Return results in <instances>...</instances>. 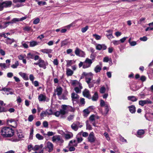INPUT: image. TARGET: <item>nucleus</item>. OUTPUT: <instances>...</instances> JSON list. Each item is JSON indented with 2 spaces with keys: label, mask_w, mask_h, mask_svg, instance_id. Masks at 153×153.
I'll use <instances>...</instances> for the list:
<instances>
[{
  "label": "nucleus",
  "mask_w": 153,
  "mask_h": 153,
  "mask_svg": "<svg viewBox=\"0 0 153 153\" xmlns=\"http://www.w3.org/2000/svg\"><path fill=\"white\" fill-rule=\"evenodd\" d=\"M93 36L97 40H99L101 38V36L97 34H94L93 35Z\"/></svg>",
  "instance_id": "obj_51"
},
{
  "label": "nucleus",
  "mask_w": 153,
  "mask_h": 153,
  "mask_svg": "<svg viewBox=\"0 0 153 153\" xmlns=\"http://www.w3.org/2000/svg\"><path fill=\"white\" fill-rule=\"evenodd\" d=\"M33 119V115H30L28 117V120L30 122H31Z\"/></svg>",
  "instance_id": "obj_63"
},
{
  "label": "nucleus",
  "mask_w": 153,
  "mask_h": 153,
  "mask_svg": "<svg viewBox=\"0 0 153 153\" xmlns=\"http://www.w3.org/2000/svg\"><path fill=\"white\" fill-rule=\"evenodd\" d=\"M19 74L22 77L24 80H27L28 79V76L25 73L22 72H20L19 73Z\"/></svg>",
  "instance_id": "obj_22"
},
{
  "label": "nucleus",
  "mask_w": 153,
  "mask_h": 153,
  "mask_svg": "<svg viewBox=\"0 0 153 153\" xmlns=\"http://www.w3.org/2000/svg\"><path fill=\"white\" fill-rule=\"evenodd\" d=\"M4 8L10 7L12 4V2L11 1H6L2 2Z\"/></svg>",
  "instance_id": "obj_13"
},
{
  "label": "nucleus",
  "mask_w": 153,
  "mask_h": 153,
  "mask_svg": "<svg viewBox=\"0 0 153 153\" xmlns=\"http://www.w3.org/2000/svg\"><path fill=\"white\" fill-rule=\"evenodd\" d=\"M54 114L56 117H59L60 115H62V112H61V110L59 111H57L56 112H55Z\"/></svg>",
  "instance_id": "obj_49"
},
{
  "label": "nucleus",
  "mask_w": 153,
  "mask_h": 153,
  "mask_svg": "<svg viewBox=\"0 0 153 153\" xmlns=\"http://www.w3.org/2000/svg\"><path fill=\"white\" fill-rule=\"evenodd\" d=\"M96 138L94 136V134L93 132H91L89 134L88 138V141L91 143H93L95 142Z\"/></svg>",
  "instance_id": "obj_9"
},
{
  "label": "nucleus",
  "mask_w": 153,
  "mask_h": 153,
  "mask_svg": "<svg viewBox=\"0 0 153 153\" xmlns=\"http://www.w3.org/2000/svg\"><path fill=\"white\" fill-rule=\"evenodd\" d=\"M83 96L88 98H90L91 97L89 91L87 89H85L83 92Z\"/></svg>",
  "instance_id": "obj_19"
},
{
  "label": "nucleus",
  "mask_w": 153,
  "mask_h": 153,
  "mask_svg": "<svg viewBox=\"0 0 153 153\" xmlns=\"http://www.w3.org/2000/svg\"><path fill=\"white\" fill-rule=\"evenodd\" d=\"M73 136L72 133L66 134L65 135V137L66 139H69L72 137Z\"/></svg>",
  "instance_id": "obj_42"
},
{
  "label": "nucleus",
  "mask_w": 153,
  "mask_h": 153,
  "mask_svg": "<svg viewBox=\"0 0 153 153\" xmlns=\"http://www.w3.org/2000/svg\"><path fill=\"white\" fill-rule=\"evenodd\" d=\"M43 147V145L42 144L40 145H36L34 147V150L37 151L39 149H41Z\"/></svg>",
  "instance_id": "obj_25"
},
{
  "label": "nucleus",
  "mask_w": 153,
  "mask_h": 153,
  "mask_svg": "<svg viewBox=\"0 0 153 153\" xmlns=\"http://www.w3.org/2000/svg\"><path fill=\"white\" fill-rule=\"evenodd\" d=\"M6 43L7 44H11L12 43L14 42V40L13 39H10L9 38H7V39L5 40Z\"/></svg>",
  "instance_id": "obj_26"
},
{
  "label": "nucleus",
  "mask_w": 153,
  "mask_h": 153,
  "mask_svg": "<svg viewBox=\"0 0 153 153\" xmlns=\"http://www.w3.org/2000/svg\"><path fill=\"white\" fill-rule=\"evenodd\" d=\"M79 97L78 95L74 92L73 93L71 94V98L73 99H77Z\"/></svg>",
  "instance_id": "obj_36"
},
{
  "label": "nucleus",
  "mask_w": 153,
  "mask_h": 153,
  "mask_svg": "<svg viewBox=\"0 0 153 153\" xmlns=\"http://www.w3.org/2000/svg\"><path fill=\"white\" fill-rule=\"evenodd\" d=\"M100 78L99 77L98 79L96 80H93L92 82L94 84H96L97 85H99L100 83Z\"/></svg>",
  "instance_id": "obj_43"
},
{
  "label": "nucleus",
  "mask_w": 153,
  "mask_h": 153,
  "mask_svg": "<svg viewBox=\"0 0 153 153\" xmlns=\"http://www.w3.org/2000/svg\"><path fill=\"white\" fill-rule=\"evenodd\" d=\"M19 19L17 18H13L10 22V23H15L16 22H19Z\"/></svg>",
  "instance_id": "obj_45"
},
{
  "label": "nucleus",
  "mask_w": 153,
  "mask_h": 153,
  "mask_svg": "<svg viewBox=\"0 0 153 153\" xmlns=\"http://www.w3.org/2000/svg\"><path fill=\"white\" fill-rule=\"evenodd\" d=\"M83 112L84 113V116L87 117L90 113V111L88 109H86L84 110Z\"/></svg>",
  "instance_id": "obj_39"
},
{
  "label": "nucleus",
  "mask_w": 153,
  "mask_h": 153,
  "mask_svg": "<svg viewBox=\"0 0 153 153\" xmlns=\"http://www.w3.org/2000/svg\"><path fill=\"white\" fill-rule=\"evenodd\" d=\"M76 141L75 140L73 141L71 140L70 141V143L69 144V145L70 147L69 148V150L71 151H73L75 150V148L72 146H76L77 145V143H76Z\"/></svg>",
  "instance_id": "obj_7"
},
{
  "label": "nucleus",
  "mask_w": 153,
  "mask_h": 153,
  "mask_svg": "<svg viewBox=\"0 0 153 153\" xmlns=\"http://www.w3.org/2000/svg\"><path fill=\"white\" fill-rule=\"evenodd\" d=\"M82 88V87L81 84H79V85H78L74 88V90L76 93H81V90Z\"/></svg>",
  "instance_id": "obj_17"
},
{
  "label": "nucleus",
  "mask_w": 153,
  "mask_h": 153,
  "mask_svg": "<svg viewBox=\"0 0 153 153\" xmlns=\"http://www.w3.org/2000/svg\"><path fill=\"white\" fill-rule=\"evenodd\" d=\"M105 111L106 114L108 113L109 110V105L108 104L105 105Z\"/></svg>",
  "instance_id": "obj_61"
},
{
  "label": "nucleus",
  "mask_w": 153,
  "mask_h": 153,
  "mask_svg": "<svg viewBox=\"0 0 153 153\" xmlns=\"http://www.w3.org/2000/svg\"><path fill=\"white\" fill-rule=\"evenodd\" d=\"M62 109L60 110L62 112V115H63L65 114L68 111H73L74 109L71 106L65 105H62L61 106Z\"/></svg>",
  "instance_id": "obj_2"
},
{
  "label": "nucleus",
  "mask_w": 153,
  "mask_h": 153,
  "mask_svg": "<svg viewBox=\"0 0 153 153\" xmlns=\"http://www.w3.org/2000/svg\"><path fill=\"white\" fill-rule=\"evenodd\" d=\"M105 88L104 86H102L100 88V92L101 94H103L105 92Z\"/></svg>",
  "instance_id": "obj_44"
},
{
  "label": "nucleus",
  "mask_w": 153,
  "mask_h": 153,
  "mask_svg": "<svg viewBox=\"0 0 153 153\" xmlns=\"http://www.w3.org/2000/svg\"><path fill=\"white\" fill-rule=\"evenodd\" d=\"M104 136L105 137L106 139L108 140H110V138L109 137V136L108 135V133L106 132H105L104 134Z\"/></svg>",
  "instance_id": "obj_59"
},
{
  "label": "nucleus",
  "mask_w": 153,
  "mask_h": 153,
  "mask_svg": "<svg viewBox=\"0 0 153 153\" xmlns=\"http://www.w3.org/2000/svg\"><path fill=\"white\" fill-rule=\"evenodd\" d=\"M35 55L32 53H30L27 54V58L28 59H33L34 58Z\"/></svg>",
  "instance_id": "obj_33"
},
{
  "label": "nucleus",
  "mask_w": 153,
  "mask_h": 153,
  "mask_svg": "<svg viewBox=\"0 0 153 153\" xmlns=\"http://www.w3.org/2000/svg\"><path fill=\"white\" fill-rule=\"evenodd\" d=\"M52 141L53 142H60L62 143L63 142V140L59 136H53L52 138Z\"/></svg>",
  "instance_id": "obj_12"
},
{
  "label": "nucleus",
  "mask_w": 153,
  "mask_h": 153,
  "mask_svg": "<svg viewBox=\"0 0 153 153\" xmlns=\"http://www.w3.org/2000/svg\"><path fill=\"white\" fill-rule=\"evenodd\" d=\"M36 137L39 140H42L44 139V137L39 134H37L36 135Z\"/></svg>",
  "instance_id": "obj_37"
},
{
  "label": "nucleus",
  "mask_w": 153,
  "mask_h": 153,
  "mask_svg": "<svg viewBox=\"0 0 153 153\" xmlns=\"http://www.w3.org/2000/svg\"><path fill=\"white\" fill-rule=\"evenodd\" d=\"M81 51V50H80L78 48H76L75 51V54L76 55L79 56L80 54V51Z\"/></svg>",
  "instance_id": "obj_47"
},
{
  "label": "nucleus",
  "mask_w": 153,
  "mask_h": 153,
  "mask_svg": "<svg viewBox=\"0 0 153 153\" xmlns=\"http://www.w3.org/2000/svg\"><path fill=\"white\" fill-rule=\"evenodd\" d=\"M95 115L93 114L91 115L89 118V121L92 123L94 126H97L95 123Z\"/></svg>",
  "instance_id": "obj_15"
},
{
  "label": "nucleus",
  "mask_w": 153,
  "mask_h": 153,
  "mask_svg": "<svg viewBox=\"0 0 153 153\" xmlns=\"http://www.w3.org/2000/svg\"><path fill=\"white\" fill-rule=\"evenodd\" d=\"M73 71L69 68H67L66 69V74L68 76H71L73 74Z\"/></svg>",
  "instance_id": "obj_30"
},
{
  "label": "nucleus",
  "mask_w": 153,
  "mask_h": 153,
  "mask_svg": "<svg viewBox=\"0 0 153 153\" xmlns=\"http://www.w3.org/2000/svg\"><path fill=\"white\" fill-rule=\"evenodd\" d=\"M98 98V95L97 92H95L92 97V100L94 101H96L97 100Z\"/></svg>",
  "instance_id": "obj_32"
},
{
  "label": "nucleus",
  "mask_w": 153,
  "mask_h": 153,
  "mask_svg": "<svg viewBox=\"0 0 153 153\" xmlns=\"http://www.w3.org/2000/svg\"><path fill=\"white\" fill-rule=\"evenodd\" d=\"M7 123L8 125L14 128L16 127L17 126L16 122L14 119H8Z\"/></svg>",
  "instance_id": "obj_5"
},
{
  "label": "nucleus",
  "mask_w": 153,
  "mask_h": 153,
  "mask_svg": "<svg viewBox=\"0 0 153 153\" xmlns=\"http://www.w3.org/2000/svg\"><path fill=\"white\" fill-rule=\"evenodd\" d=\"M79 135V134H78L77 136V140L78 143H79L81 142L82 140L83 139L81 137H78V136Z\"/></svg>",
  "instance_id": "obj_55"
},
{
  "label": "nucleus",
  "mask_w": 153,
  "mask_h": 153,
  "mask_svg": "<svg viewBox=\"0 0 153 153\" xmlns=\"http://www.w3.org/2000/svg\"><path fill=\"white\" fill-rule=\"evenodd\" d=\"M62 89L61 87H57L54 90L55 93L53 95H57L58 96H60L62 94Z\"/></svg>",
  "instance_id": "obj_10"
},
{
  "label": "nucleus",
  "mask_w": 153,
  "mask_h": 153,
  "mask_svg": "<svg viewBox=\"0 0 153 153\" xmlns=\"http://www.w3.org/2000/svg\"><path fill=\"white\" fill-rule=\"evenodd\" d=\"M79 124V122H77L76 123H74L71 126V128L74 131H76L78 129L77 126Z\"/></svg>",
  "instance_id": "obj_20"
},
{
  "label": "nucleus",
  "mask_w": 153,
  "mask_h": 153,
  "mask_svg": "<svg viewBox=\"0 0 153 153\" xmlns=\"http://www.w3.org/2000/svg\"><path fill=\"white\" fill-rule=\"evenodd\" d=\"M53 148L54 146L53 143L49 141H48L45 143V146L44 149L48 152H51L53 151Z\"/></svg>",
  "instance_id": "obj_3"
},
{
  "label": "nucleus",
  "mask_w": 153,
  "mask_h": 153,
  "mask_svg": "<svg viewBox=\"0 0 153 153\" xmlns=\"http://www.w3.org/2000/svg\"><path fill=\"white\" fill-rule=\"evenodd\" d=\"M88 26H87L84 27L82 28L81 30L82 32V33L85 32L88 30Z\"/></svg>",
  "instance_id": "obj_64"
},
{
  "label": "nucleus",
  "mask_w": 153,
  "mask_h": 153,
  "mask_svg": "<svg viewBox=\"0 0 153 153\" xmlns=\"http://www.w3.org/2000/svg\"><path fill=\"white\" fill-rule=\"evenodd\" d=\"M52 51L50 49H44L41 50V51L44 53H49L52 52Z\"/></svg>",
  "instance_id": "obj_31"
},
{
  "label": "nucleus",
  "mask_w": 153,
  "mask_h": 153,
  "mask_svg": "<svg viewBox=\"0 0 153 153\" xmlns=\"http://www.w3.org/2000/svg\"><path fill=\"white\" fill-rule=\"evenodd\" d=\"M152 102L149 99L143 100H140L139 101V104L141 106H143L145 104H152Z\"/></svg>",
  "instance_id": "obj_11"
},
{
  "label": "nucleus",
  "mask_w": 153,
  "mask_h": 153,
  "mask_svg": "<svg viewBox=\"0 0 153 153\" xmlns=\"http://www.w3.org/2000/svg\"><path fill=\"white\" fill-rule=\"evenodd\" d=\"M1 135L4 137H10L14 133V130L9 127H4L1 131Z\"/></svg>",
  "instance_id": "obj_1"
},
{
  "label": "nucleus",
  "mask_w": 153,
  "mask_h": 153,
  "mask_svg": "<svg viewBox=\"0 0 153 153\" xmlns=\"http://www.w3.org/2000/svg\"><path fill=\"white\" fill-rule=\"evenodd\" d=\"M130 111L132 113H134L136 111L135 107L134 105H131L128 106Z\"/></svg>",
  "instance_id": "obj_24"
},
{
  "label": "nucleus",
  "mask_w": 153,
  "mask_h": 153,
  "mask_svg": "<svg viewBox=\"0 0 153 153\" xmlns=\"http://www.w3.org/2000/svg\"><path fill=\"white\" fill-rule=\"evenodd\" d=\"M74 117V115H70L68 117L67 119L68 121H70L73 119Z\"/></svg>",
  "instance_id": "obj_62"
},
{
  "label": "nucleus",
  "mask_w": 153,
  "mask_h": 153,
  "mask_svg": "<svg viewBox=\"0 0 153 153\" xmlns=\"http://www.w3.org/2000/svg\"><path fill=\"white\" fill-rule=\"evenodd\" d=\"M38 99L39 101H45L46 99V96L42 94H40L39 96Z\"/></svg>",
  "instance_id": "obj_21"
},
{
  "label": "nucleus",
  "mask_w": 153,
  "mask_h": 153,
  "mask_svg": "<svg viewBox=\"0 0 153 153\" xmlns=\"http://www.w3.org/2000/svg\"><path fill=\"white\" fill-rule=\"evenodd\" d=\"M17 135L19 138H12L11 140V141L14 142H18L21 139L24 137L23 134L21 132H17Z\"/></svg>",
  "instance_id": "obj_6"
},
{
  "label": "nucleus",
  "mask_w": 153,
  "mask_h": 153,
  "mask_svg": "<svg viewBox=\"0 0 153 153\" xmlns=\"http://www.w3.org/2000/svg\"><path fill=\"white\" fill-rule=\"evenodd\" d=\"M31 27L29 26H25L23 27V29L25 31H29L30 30Z\"/></svg>",
  "instance_id": "obj_46"
},
{
  "label": "nucleus",
  "mask_w": 153,
  "mask_h": 153,
  "mask_svg": "<svg viewBox=\"0 0 153 153\" xmlns=\"http://www.w3.org/2000/svg\"><path fill=\"white\" fill-rule=\"evenodd\" d=\"M112 42L115 45H118L120 43V42L119 40H114Z\"/></svg>",
  "instance_id": "obj_60"
},
{
  "label": "nucleus",
  "mask_w": 153,
  "mask_h": 153,
  "mask_svg": "<svg viewBox=\"0 0 153 153\" xmlns=\"http://www.w3.org/2000/svg\"><path fill=\"white\" fill-rule=\"evenodd\" d=\"M107 47L105 45L97 44L96 45V49L98 50L102 49L105 50L106 49Z\"/></svg>",
  "instance_id": "obj_16"
},
{
  "label": "nucleus",
  "mask_w": 153,
  "mask_h": 153,
  "mask_svg": "<svg viewBox=\"0 0 153 153\" xmlns=\"http://www.w3.org/2000/svg\"><path fill=\"white\" fill-rule=\"evenodd\" d=\"M102 69V67L99 65H97L94 68V71L96 73L100 72Z\"/></svg>",
  "instance_id": "obj_28"
},
{
  "label": "nucleus",
  "mask_w": 153,
  "mask_h": 153,
  "mask_svg": "<svg viewBox=\"0 0 153 153\" xmlns=\"http://www.w3.org/2000/svg\"><path fill=\"white\" fill-rule=\"evenodd\" d=\"M106 36H107L108 38L110 39L112 38H113L114 37L112 35V33L106 34Z\"/></svg>",
  "instance_id": "obj_50"
},
{
  "label": "nucleus",
  "mask_w": 153,
  "mask_h": 153,
  "mask_svg": "<svg viewBox=\"0 0 153 153\" xmlns=\"http://www.w3.org/2000/svg\"><path fill=\"white\" fill-rule=\"evenodd\" d=\"M108 105V104H105L104 101L102 100H101L100 101V105L101 107L105 106V105Z\"/></svg>",
  "instance_id": "obj_58"
},
{
  "label": "nucleus",
  "mask_w": 153,
  "mask_h": 153,
  "mask_svg": "<svg viewBox=\"0 0 153 153\" xmlns=\"http://www.w3.org/2000/svg\"><path fill=\"white\" fill-rule=\"evenodd\" d=\"M67 62V64L66 66L67 67H69L71 66L72 64V62L73 61L71 60H68L66 61Z\"/></svg>",
  "instance_id": "obj_54"
},
{
  "label": "nucleus",
  "mask_w": 153,
  "mask_h": 153,
  "mask_svg": "<svg viewBox=\"0 0 153 153\" xmlns=\"http://www.w3.org/2000/svg\"><path fill=\"white\" fill-rule=\"evenodd\" d=\"M128 100H131L132 102L136 101L137 100V99L134 96H128Z\"/></svg>",
  "instance_id": "obj_29"
},
{
  "label": "nucleus",
  "mask_w": 153,
  "mask_h": 153,
  "mask_svg": "<svg viewBox=\"0 0 153 153\" xmlns=\"http://www.w3.org/2000/svg\"><path fill=\"white\" fill-rule=\"evenodd\" d=\"M2 90L5 91V94L8 95L9 94H12L13 93V92L11 91V89L10 88H4Z\"/></svg>",
  "instance_id": "obj_18"
},
{
  "label": "nucleus",
  "mask_w": 153,
  "mask_h": 153,
  "mask_svg": "<svg viewBox=\"0 0 153 153\" xmlns=\"http://www.w3.org/2000/svg\"><path fill=\"white\" fill-rule=\"evenodd\" d=\"M92 63V62L91 59L87 58L83 62V68H86L90 67Z\"/></svg>",
  "instance_id": "obj_4"
},
{
  "label": "nucleus",
  "mask_w": 153,
  "mask_h": 153,
  "mask_svg": "<svg viewBox=\"0 0 153 153\" xmlns=\"http://www.w3.org/2000/svg\"><path fill=\"white\" fill-rule=\"evenodd\" d=\"M82 74V75L85 77V78L90 76L92 77L93 75V74L91 72L87 73L85 72H83Z\"/></svg>",
  "instance_id": "obj_27"
},
{
  "label": "nucleus",
  "mask_w": 153,
  "mask_h": 153,
  "mask_svg": "<svg viewBox=\"0 0 153 153\" xmlns=\"http://www.w3.org/2000/svg\"><path fill=\"white\" fill-rule=\"evenodd\" d=\"M53 114V111L51 109H47L45 111H43L40 114L42 117H45L47 115H51Z\"/></svg>",
  "instance_id": "obj_8"
},
{
  "label": "nucleus",
  "mask_w": 153,
  "mask_h": 153,
  "mask_svg": "<svg viewBox=\"0 0 153 153\" xmlns=\"http://www.w3.org/2000/svg\"><path fill=\"white\" fill-rule=\"evenodd\" d=\"M26 56L25 54H24V55L21 54L18 56L19 59L20 60H23L24 59L25 57Z\"/></svg>",
  "instance_id": "obj_52"
},
{
  "label": "nucleus",
  "mask_w": 153,
  "mask_h": 153,
  "mask_svg": "<svg viewBox=\"0 0 153 153\" xmlns=\"http://www.w3.org/2000/svg\"><path fill=\"white\" fill-rule=\"evenodd\" d=\"M89 121L87 120L86 122V129L88 130H91L92 129L91 126L89 123Z\"/></svg>",
  "instance_id": "obj_38"
},
{
  "label": "nucleus",
  "mask_w": 153,
  "mask_h": 153,
  "mask_svg": "<svg viewBox=\"0 0 153 153\" xmlns=\"http://www.w3.org/2000/svg\"><path fill=\"white\" fill-rule=\"evenodd\" d=\"M69 42H68L67 39H65L62 41L61 42V47L65 45H67Z\"/></svg>",
  "instance_id": "obj_35"
},
{
  "label": "nucleus",
  "mask_w": 153,
  "mask_h": 153,
  "mask_svg": "<svg viewBox=\"0 0 153 153\" xmlns=\"http://www.w3.org/2000/svg\"><path fill=\"white\" fill-rule=\"evenodd\" d=\"M47 65V62H45L43 60L41 59L39 60V66L40 68H42L44 69L46 68V66Z\"/></svg>",
  "instance_id": "obj_14"
},
{
  "label": "nucleus",
  "mask_w": 153,
  "mask_h": 153,
  "mask_svg": "<svg viewBox=\"0 0 153 153\" xmlns=\"http://www.w3.org/2000/svg\"><path fill=\"white\" fill-rule=\"evenodd\" d=\"M40 21V19L39 18H36L33 21V24H38Z\"/></svg>",
  "instance_id": "obj_53"
},
{
  "label": "nucleus",
  "mask_w": 153,
  "mask_h": 153,
  "mask_svg": "<svg viewBox=\"0 0 153 153\" xmlns=\"http://www.w3.org/2000/svg\"><path fill=\"white\" fill-rule=\"evenodd\" d=\"M146 19V18L145 17H142L139 20V21L137 22V23L138 24H141L142 22H144V21H145Z\"/></svg>",
  "instance_id": "obj_48"
},
{
  "label": "nucleus",
  "mask_w": 153,
  "mask_h": 153,
  "mask_svg": "<svg viewBox=\"0 0 153 153\" xmlns=\"http://www.w3.org/2000/svg\"><path fill=\"white\" fill-rule=\"evenodd\" d=\"M0 67L2 69H3V68L5 69L7 68L5 63H0Z\"/></svg>",
  "instance_id": "obj_57"
},
{
  "label": "nucleus",
  "mask_w": 153,
  "mask_h": 153,
  "mask_svg": "<svg viewBox=\"0 0 153 153\" xmlns=\"http://www.w3.org/2000/svg\"><path fill=\"white\" fill-rule=\"evenodd\" d=\"M71 84L72 85L75 86H77L79 85V84H81L79 82L77 81L76 80H72L71 82Z\"/></svg>",
  "instance_id": "obj_34"
},
{
  "label": "nucleus",
  "mask_w": 153,
  "mask_h": 153,
  "mask_svg": "<svg viewBox=\"0 0 153 153\" xmlns=\"http://www.w3.org/2000/svg\"><path fill=\"white\" fill-rule=\"evenodd\" d=\"M144 131L143 129L139 130L137 132V136L139 137H141V136L144 134Z\"/></svg>",
  "instance_id": "obj_23"
},
{
  "label": "nucleus",
  "mask_w": 153,
  "mask_h": 153,
  "mask_svg": "<svg viewBox=\"0 0 153 153\" xmlns=\"http://www.w3.org/2000/svg\"><path fill=\"white\" fill-rule=\"evenodd\" d=\"M38 45V43L35 41H32L30 42V46L31 47H34Z\"/></svg>",
  "instance_id": "obj_40"
},
{
  "label": "nucleus",
  "mask_w": 153,
  "mask_h": 153,
  "mask_svg": "<svg viewBox=\"0 0 153 153\" xmlns=\"http://www.w3.org/2000/svg\"><path fill=\"white\" fill-rule=\"evenodd\" d=\"M27 149L29 152L32 150H34V147H33L32 145H29L27 146Z\"/></svg>",
  "instance_id": "obj_56"
},
{
  "label": "nucleus",
  "mask_w": 153,
  "mask_h": 153,
  "mask_svg": "<svg viewBox=\"0 0 153 153\" xmlns=\"http://www.w3.org/2000/svg\"><path fill=\"white\" fill-rule=\"evenodd\" d=\"M19 65V63L18 61H16L14 64H13L11 66V67L13 68H16Z\"/></svg>",
  "instance_id": "obj_41"
}]
</instances>
